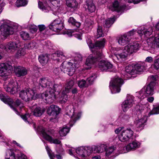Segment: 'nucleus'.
I'll use <instances>...</instances> for the list:
<instances>
[{"label": "nucleus", "mask_w": 159, "mask_h": 159, "mask_svg": "<svg viewBox=\"0 0 159 159\" xmlns=\"http://www.w3.org/2000/svg\"><path fill=\"white\" fill-rule=\"evenodd\" d=\"M19 43H17L16 42H10L7 45V51L11 52H14L18 48L19 46Z\"/></svg>", "instance_id": "obj_25"}, {"label": "nucleus", "mask_w": 159, "mask_h": 159, "mask_svg": "<svg viewBox=\"0 0 159 159\" xmlns=\"http://www.w3.org/2000/svg\"><path fill=\"white\" fill-rule=\"evenodd\" d=\"M140 143L137 141H134L127 145L125 147L127 151L134 150L138 148L140 146Z\"/></svg>", "instance_id": "obj_28"}, {"label": "nucleus", "mask_w": 159, "mask_h": 159, "mask_svg": "<svg viewBox=\"0 0 159 159\" xmlns=\"http://www.w3.org/2000/svg\"><path fill=\"white\" fill-rule=\"evenodd\" d=\"M115 19L114 18H111L107 20H105L104 26H106L107 27L109 28L113 23Z\"/></svg>", "instance_id": "obj_48"}, {"label": "nucleus", "mask_w": 159, "mask_h": 159, "mask_svg": "<svg viewBox=\"0 0 159 159\" xmlns=\"http://www.w3.org/2000/svg\"><path fill=\"white\" fill-rule=\"evenodd\" d=\"M68 93H66V91L63 90L61 97L60 98V100L61 101L63 102H66L68 100V97L66 94Z\"/></svg>", "instance_id": "obj_50"}, {"label": "nucleus", "mask_w": 159, "mask_h": 159, "mask_svg": "<svg viewBox=\"0 0 159 159\" xmlns=\"http://www.w3.org/2000/svg\"><path fill=\"white\" fill-rule=\"evenodd\" d=\"M34 91L31 89L21 90L19 93V97L25 102L29 101L36 98Z\"/></svg>", "instance_id": "obj_5"}, {"label": "nucleus", "mask_w": 159, "mask_h": 159, "mask_svg": "<svg viewBox=\"0 0 159 159\" xmlns=\"http://www.w3.org/2000/svg\"><path fill=\"white\" fill-rule=\"evenodd\" d=\"M38 30V28L36 26H32L30 28V31L32 33L36 32Z\"/></svg>", "instance_id": "obj_61"}, {"label": "nucleus", "mask_w": 159, "mask_h": 159, "mask_svg": "<svg viewBox=\"0 0 159 159\" xmlns=\"http://www.w3.org/2000/svg\"><path fill=\"white\" fill-rule=\"evenodd\" d=\"M33 115L36 116H40L45 111V108H41L36 105L33 107Z\"/></svg>", "instance_id": "obj_26"}, {"label": "nucleus", "mask_w": 159, "mask_h": 159, "mask_svg": "<svg viewBox=\"0 0 159 159\" xmlns=\"http://www.w3.org/2000/svg\"><path fill=\"white\" fill-rule=\"evenodd\" d=\"M14 71L16 76L19 77H23L28 73V70L26 68L20 66H15Z\"/></svg>", "instance_id": "obj_15"}, {"label": "nucleus", "mask_w": 159, "mask_h": 159, "mask_svg": "<svg viewBox=\"0 0 159 159\" xmlns=\"http://www.w3.org/2000/svg\"><path fill=\"white\" fill-rule=\"evenodd\" d=\"M66 3L67 6L71 8L76 7L78 5L76 0H66Z\"/></svg>", "instance_id": "obj_39"}, {"label": "nucleus", "mask_w": 159, "mask_h": 159, "mask_svg": "<svg viewBox=\"0 0 159 159\" xmlns=\"http://www.w3.org/2000/svg\"><path fill=\"white\" fill-rule=\"evenodd\" d=\"M103 57L102 53L99 52H96V55H90L86 59L85 65L90 66L98 61L99 58Z\"/></svg>", "instance_id": "obj_11"}, {"label": "nucleus", "mask_w": 159, "mask_h": 159, "mask_svg": "<svg viewBox=\"0 0 159 159\" xmlns=\"http://www.w3.org/2000/svg\"><path fill=\"white\" fill-rule=\"evenodd\" d=\"M136 107L137 109V110L140 112H141L143 110L144 108V106L141 104L137 105L136 106Z\"/></svg>", "instance_id": "obj_58"}, {"label": "nucleus", "mask_w": 159, "mask_h": 159, "mask_svg": "<svg viewBox=\"0 0 159 159\" xmlns=\"http://www.w3.org/2000/svg\"><path fill=\"white\" fill-rule=\"evenodd\" d=\"M48 57L47 55H41L39 57V60L42 66L46 64L48 60Z\"/></svg>", "instance_id": "obj_38"}, {"label": "nucleus", "mask_w": 159, "mask_h": 159, "mask_svg": "<svg viewBox=\"0 0 159 159\" xmlns=\"http://www.w3.org/2000/svg\"><path fill=\"white\" fill-rule=\"evenodd\" d=\"M82 59V57L80 54H77V56L75 57L74 60L76 61L75 62H76V63L74 62V63H73L72 62L73 64L75 65L76 66L75 68L78 67V65L77 63H78L80 61H81Z\"/></svg>", "instance_id": "obj_51"}, {"label": "nucleus", "mask_w": 159, "mask_h": 159, "mask_svg": "<svg viewBox=\"0 0 159 159\" xmlns=\"http://www.w3.org/2000/svg\"><path fill=\"white\" fill-rule=\"evenodd\" d=\"M149 47L154 48H159V34L156 35L155 37H152L147 39Z\"/></svg>", "instance_id": "obj_13"}, {"label": "nucleus", "mask_w": 159, "mask_h": 159, "mask_svg": "<svg viewBox=\"0 0 159 159\" xmlns=\"http://www.w3.org/2000/svg\"><path fill=\"white\" fill-rule=\"evenodd\" d=\"M86 82L84 80H82L78 81V84L80 88H83L84 87H85L86 85Z\"/></svg>", "instance_id": "obj_54"}, {"label": "nucleus", "mask_w": 159, "mask_h": 159, "mask_svg": "<svg viewBox=\"0 0 159 159\" xmlns=\"http://www.w3.org/2000/svg\"><path fill=\"white\" fill-rule=\"evenodd\" d=\"M76 152L80 157H83L91 154L92 152V148L90 147H81L77 149Z\"/></svg>", "instance_id": "obj_12"}, {"label": "nucleus", "mask_w": 159, "mask_h": 159, "mask_svg": "<svg viewBox=\"0 0 159 159\" xmlns=\"http://www.w3.org/2000/svg\"><path fill=\"white\" fill-rule=\"evenodd\" d=\"M107 147L106 145L101 144L100 145L92 148V152L93 151L95 152L101 153L104 150H106Z\"/></svg>", "instance_id": "obj_30"}, {"label": "nucleus", "mask_w": 159, "mask_h": 159, "mask_svg": "<svg viewBox=\"0 0 159 159\" xmlns=\"http://www.w3.org/2000/svg\"><path fill=\"white\" fill-rule=\"evenodd\" d=\"M21 37L24 40H26L30 39L31 37L29 33L25 31H21L20 33Z\"/></svg>", "instance_id": "obj_49"}, {"label": "nucleus", "mask_w": 159, "mask_h": 159, "mask_svg": "<svg viewBox=\"0 0 159 159\" xmlns=\"http://www.w3.org/2000/svg\"><path fill=\"white\" fill-rule=\"evenodd\" d=\"M4 88L7 92L11 94L15 93L19 90L18 83L12 80H10L7 84H4Z\"/></svg>", "instance_id": "obj_9"}, {"label": "nucleus", "mask_w": 159, "mask_h": 159, "mask_svg": "<svg viewBox=\"0 0 159 159\" xmlns=\"http://www.w3.org/2000/svg\"><path fill=\"white\" fill-rule=\"evenodd\" d=\"M147 119L146 116H143L141 118L136 120L135 123L136 127L139 128L143 127L144 126V124L146 122Z\"/></svg>", "instance_id": "obj_32"}, {"label": "nucleus", "mask_w": 159, "mask_h": 159, "mask_svg": "<svg viewBox=\"0 0 159 159\" xmlns=\"http://www.w3.org/2000/svg\"><path fill=\"white\" fill-rule=\"evenodd\" d=\"M38 6L40 9L45 12L48 11L50 9V7L46 3L43 4L40 1L38 2Z\"/></svg>", "instance_id": "obj_37"}, {"label": "nucleus", "mask_w": 159, "mask_h": 159, "mask_svg": "<svg viewBox=\"0 0 159 159\" xmlns=\"http://www.w3.org/2000/svg\"><path fill=\"white\" fill-rule=\"evenodd\" d=\"M60 109L58 107L54 105H52L47 110V113L50 116H52V119H55L58 115Z\"/></svg>", "instance_id": "obj_16"}, {"label": "nucleus", "mask_w": 159, "mask_h": 159, "mask_svg": "<svg viewBox=\"0 0 159 159\" xmlns=\"http://www.w3.org/2000/svg\"><path fill=\"white\" fill-rule=\"evenodd\" d=\"M154 67L155 69L157 70L159 68V58L154 60Z\"/></svg>", "instance_id": "obj_56"}, {"label": "nucleus", "mask_w": 159, "mask_h": 159, "mask_svg": "<svg viewBox=\"0 0 159 159\" xmlns=\"http://www.w3.org/2000/svg\"><path fill=\"white\" fill-rule=\"evenodd\" d=\"M5 159H16L15 155L13 150L8 149L7 150Z\"/></svg>", "instance_id": "obj_36"}, {"label": "nucleus", "mask_w": 159, "mask_h": 159, "mask_svg": "<svg viewBox=\"0 0 159 159\" xmlns=\"http://www.w3.org/2000/svg\"><path fill=\"white\" fill-rule=\"evenodd\" d=\"M104 35L103 34L102 27L101 26H98L97 29V34L95 36V38L97 39L98 38L102 37Z\"/></svg>", "instance_id": "obj_46"}, {"label": "nucleus", "mask_w": 159, "mask_h": 159, "mask_svg": "<svg viewBox=\"0 0 159 159\" xmlns=\"http://www.w3.org/2000/svg\"><path fill=\"white\" fill-rule=\"evenodd\" d=\"M87 44L90 48H92L94 47V45L92 43L91 41L89 39L87 40Z\"/></svg>", "instance_id": "obj_63"}, {"label": "nucleus", "mask_w": 159, "mask_h": 159, "mask_svg": "<svg viewBox=\"0 0 159 159\" xmlns=\"http://www.w3.org/2000/svg\"><path fill=\"white\" fill-rule=\"evenodd\" d=\"M52 58L54 61L60 62L66 59L67 57L62 52L57 51L52 55Z\"/></svg>", "instance_id": "obj_21"}, {"label": "nucleus", "mask_w": 159, "mask_h": 159, "mask_svg": "<svg viewBox=\"0 0 159 159\" xmlns=\"http://www.w3.org/2000/svg\"><path fill=\"white\" fill-rule=\"evenodd\" d=\"M123 84L122 79L117 76L113 78L110 81L109 85L111 93H116L119 92L120 90V87Z\"/></svg>", "instance_id": "obj_4"}, {"label": "nucleus", "mask_w": 159, "mask_h": 159, "mask_svg": "<svg viewBox=\"0 0 159 159\" xmlns=\"http://www.w3.org/2000/svg\"><path fill=\"white\" fill-rule=\"evenodd\" d=\"M152 32L153 30L152 27L148 28L143 27L141 30L138 31V33L141 36L144 35L145 36L148 37L152 34Z\"/></svg>", "instance_id": "obj_23"}, {"label": "nucleus", "mask_w": 159, "mask_h": 159, "mask_svg": "<svg viewBox=\"0 0 159 159\" xmlns=\"http://www.w3.org/2000/svg\"><path fill=\"white\" fill-rule=\"evenodd\" d=\"M153 60L152 57H148L146 58L145 60V61L148 63H152L153 62Z\"/></svg>", "instance_id": "obj_64"}, {"label": "nucleus", "mask_w": 159, "mask_h": 159, "mask_svg": "<svg viewBox=\"0 0 159 159\" xmlns=\"http://www.w3.org/2000/svg\"><path fill=\"white\" fill-rule=\"evenodd\" d=\"M69 23H71L72 25L75 26L77 27H79L80 25V23L76 20L73 17H70L68 20Z\"/></svg>", "instance_id": "obj_45"}, {"label": "nucleus", "mask_w": 159, "mask_h": 159, "mask_svg": "<svg viewBox=\"0 0 159 159\" xmlns=\"http://www.w3.org/2000/svg\"><path fill=\"white\" fill-rule=\"evenodd\" d=\"M155 84V83L150 82V84L142 89V91H144V94L145 96H148L153 94L154 88Z\"/></svg>", "instance_id": "obj_18"}, {"label": "nucleus", "mask_w": 159, "mask_h": 159, "mask_svg": "<svg viewBox=\"0 0 159 159\" xmlns=\"http://www.w3.org/2000/svg\"><path fill=\"white\" fill-rule=\"evenodd\" d=\"M85 2V4L87 7V9L89 12L92 13L95 11L96 6L93 0H86Z\"/></svg>", "instance_id": "obj_24"}, {"label": "nucleus", "mask_w": 159, "mask_h": 159, "mask_svg": "<svg viewBox=\"0 0 159 159\" xmlns=\"http://www.w3.org/2000/svg\"><path fill=\"white\" fill-rule=\"evenodd\" d=\"M27 3L26 0H17L15 3V5L17 7L24 6Z\"/></svg>", "instance_id": "obj_43"}, {"label": "nucleus", "mask_w": 159, "mask_h": 159, "mask_svg": "<svg viewBox=\"0 0 159 159\" xmlns=\"http://www.w3.org/2000/svg\"><path fill=\"white\" fill-rule=\"evenodd\" d=\"M134 74H138L145 70L146 67L144 63H140L134 65Z\"/></svg>", "instance_id": "obj_27"}, {"label": "nucleus", "mask_w": 159, "mask_h": 159, "mask_svg": "<svg viewBox=\"0 0 159 159\" xmlns=\"http://www.w3.org/2000/svg\"><path fill=\"white\" fill-rule=\"evenodd\" d=\"M75 67V65L73 64L72 62L64 61L61 64L60 68H55L54 69L53 72L55 74L58 75L61 70L71 76L74 73Z\"/></svg>", "instance_id": "obj_3"}, {"label": "nucleus", "mask_w": 159, "mask_h": 159, "mask_svg": "<svg viewBox=\"0 0 159 159\" xmlns=\"http://www.w3.org/2000/svg\"><path fill=\"white\" fill-rule=\"evenodd\" d=\"M115 149V147L114 146H111L109 147L107 150L106 149V156L108 157Z\"/></svg>", "instance_id": "obj_52"}, {"label": "nucleus", "mask_w": 159, "mask_h": 159, "mask_svg": "<svg viewBox=\"0 0 159 159\" xmlns=\"http://www.w3.org/2000/svg\"><path fill=\"white\" fill-rule=\"evenodd\" d=\"M15 104L17 106H20V107L21 108V107H24L23 103L21 102V101L19 99H17L16 101Z\"/></svg>", "instance_id": "obj_57"}, {"label": "nucleus", "mask_w": 159, "mask_h": 159, "mask_svg": "<svg viewBox=\"0 0 159 159\" xmlns=\"http://www.w3.org/2000/svg\"><path fill=\"white\" fill-rule=\"evenodd\" d=\"M69 128L66 126H65L60 129L59 131V133L61 136H66L69 132Z\"/></svg>", "instance_id": "obj_41"}, {"label": "nucleus", "mask_w": 159, "mask_h": 159, "mask_svg": "<svg viewBox=\"0 0 159 159\" xmlns=\"http://www.w3.org/2000/svg\"><path fill=\"white\" fill-rule=\"evenodd\" d=\"M36 43L35 42H32L28 44V48L29 49H33L35 47Z\"/></svg>", "instance_id": "obj_59"}, {"label": "nucleus", "mask_w": 159, "mask_h": 159, "mask_svg": "<svg viewBox=\"0 0 159 159\" xmlns=\"http://www.w3.org/2000/svg\"><path fill=\"white\" fill-rule=\"evenodd\" d=\"M134 132L130 129L128 128L122 131L119 136L120 141L122 142L129 141L132 139Z\"/></svg>", "instance_id": "obj_8"}, {"label": "nucleus", "mask_w": 159, "mask_h": 159, "mask_svg": "<svg viewBox=\"0 0 159 159\" xmlns=\"http://www.w3.org/2000/svg\"><path fill=\"white\" fill-rule=\"evenodd\" d=\"M135 98L132 95L127 94L126 99L122 103V107L124 111H126L135 103Z\"/></svg>", "instance_id": "obj_10"}, {"label": "nucleus", "mask_w": 159, "mask_h": 159, "mask_svg": "<svg viewBox=\"0 0 159 159\" xmlns=\"http://www.w3.org/2000/svg\"><path fill=\"white\" fill-rule=\"evenodd\" d=\"M130 41V38L125 34L119 37L118 42L121 45L124 46L127 44Z\"/></svg>", "instance_id": "obj_29"}, {"label": "nucleus", "mask_w": 159, "mask_h": 159, "mask_svg": "<svg viewBox=\"0 0 159 159\" xmlns=\"http://www.w3.org/2000/svg\"><path fill=\"white\" fill-rule=\"evenodd\" d=\"M159 113V107L157 106L154 107L149 113L150 115L158 114Z\"/></svg>", "instance_id": "obj_55"}, {"label": "nucleus", "mask_w": 159, "mask_h": 159, "mask_svg": "<svg viewBox=\"0 0 159 159\" xmlns=\"http://www.w3.org/2000/svg\"><path fill=\"white\" fill-rule=\"evenodd\" d=\"M99 67L102 71H107L112 68L113 65L110 62L104 60L101 61L98 64Z\"/></svg>", "instance_id": "obj_20"}, {"label": "nucleus", "mask_w": 159, "mask_h": 159, "mask_svg": "<svg viewBox=\"0 0 159 159\" xmlns=\"http://www.w3.org/2000/svg\"><path fill=\"white\" fill-rule=\"evenodd\" d=\"M135 32V30H133L127 33L126 34H125L126 36L129 37L130 38V39H131V36H133L134 34V33Z\"/></svg>", "instance_id": "obj_60"}, {"label": "nucleus", "mask_w": 159, "mask_h": 159, "mask_svg": "<svg viewBox=\"0 0 159 159\" xmlns=\"http://www.w3.org/2000/svg\"><path fill=\"white\" fill-rule=\"evenodd\" d=\"M74 85V82L72 80H69L66 84L65 90L66 93H69Z\"/></svg>", "instance_id": "obj_35"}, {"label": "nucleus", "mask_w": 159, "mask_h": 159, "mask_svg": "<svg viewBox=\"0 0 159 159\" xmlns=\"http://www.w3.org/2000/svg\"><path fill=\"white\" fill-rule=\"evenodd\" d=\"M149 78L151 80V82L154 83V81H155L157 79V76L156 75H152L150 76Z\"/></svg>", "instance_id": "obj_62"}, {"label": "nucleus", "mask_w": 159, "mask_h": 159, "mask_svg": "<svg viewBox=\"0 0 159 159\" xmlns=\"http://www.w3.org/2000/svg\"><path fill=\"white\" fill-rule=\"evenodd\" d=\"M125 71L127 73L131 75L135 74L134 71V65H129L126 66L125 68Z\"/></svg>", "instance_id": "obj_44"}, {"label": "nucleus", "mask_w": 159, "mask_h": 159, "mask_svg": "<svg viewBox=\"0 0 159 159\" xmlns=\"http://www.w3.org/2000/svg\"><path fill=\"white\" fill-rule=\"evenodd\" d=\"M41 132L43 138L50 143L56 144H60L61 143V141L57 139H53L51 137L46 133L44 129H42Z\"/></svg>", "instance_id": "obj_22"}, {"label": "nucleus", "mask_w": 159, "mask_h": 159, "mask_svg": "<svg viewBox=\"0 0 159 159\" xmlns=\"http://www.w3.org/2000/svg\"><path fill=\"white\" fill-rule=\"evenodd\" d=\"M113 7L111 10L113 11H116L117 12L123 11L124 10L125 7L124 5L119 6L118 1H115L113 4Z\"/></svg>", "instance_id": "obj_31"}, {"label": "nucleus", "mask_w": 159, "mask_h": 159, "mask_svg": "<svg viewBox=\"0 0 159 159\" xmlns=\"http://www.w3.org/2000/svg\"><path fill=\"white\" fill-rule=\"evenodd\" d=\"M140 47L139 43L137 42L129 44L125 47L123 51L117 50L116 48H111V52L114 53L113 57H116L120 61L123 60L127 57L128 55H130L137 52Z\"/></svg>", "instance_id": "obj_2"}, {"label": "nucleus", "mask_w": 159, "mask_h": 159, "mask_svg": "<svg viewBox=\"0 0 159 159\" xmlns=\"http://www.w3.org/2000/svg\"><path fill=\"white\" fill-rule=\"evenodd\" d=\"M105 39H102L100 41H98L96 42L94 45V47H98L99 48H101L103 47L104 45Z\"/></svg>", "instance_id": "obj_47"}, {"label": "nucleus", "mask_w": 159, "mask_h": 159, "mask_svg": "<svg viewBox=\"0 0 159 159\" xmlns=\"http://www.w3.org/2000/svg\"><path fill=\"white\" fill-rule=\"evenodd\" d=\"M0 99L5 103H8L9 102H12V100L8 97L6 94L2 93L0 94Z\"/></svg>", "instance_id": "obj_40"}, {"label": "nucleus", "mask_w": 159, "mask_h": 159, "mask_svg": "<svg viewBox=\"0 0 159 159\" xmlns=\"http://www.w3.org/2000/svg\"><path fill=\"white\" fill-rule=\"evenodd\" d=\"M41 97L43 99L45 100L46 103L50 104L52 103L54 99L59 96H57L56 94H54L53 91L49 89L48 90H47L41 94Z\"/></svg>", "instance_id": "obj_7"}, {"label": "nucleus", "mask_w": 159, "mask_h": 159, "mask_svg": "<svg viewBox=\"0 0 159 159\" xmlns=\"http://www.w3.org/2000/svg\"><path fill=\"white\" fill-rule=\"evenodd\" d=\"M93 21L90 19H87L84 24V28L86 30V33L89 32L91 30L93 27Z\"/></svg>", "instance_id": "obj_33"}, {"label": "nucleus", "mask_w": 159, "mask_h": 159, "mask_svg": "<svg viewBox=\"0 0 159 159\" xmlns=\"http://www.w3.org/2000/svg\"><path fill=\"white\" fill-rule=\"evenodd\" d=\"M140 47L139 43L137 42L129 44L125 47L123 51L117 50L116 48H111V52L114 53L113 57H116L120 61L123 60L127 57L128 55H130L137 52Z\"/></svg>", "instance_id": "obj_1"}, {"label": "nucleus", "mask_w": 159, "mask_h": 159, "mask_svg": "<svg viewBox=\"0 0 159 159\" xmlns=\"http://www.w3.org/2000/svg\"><path fill=\"white\" fill-rule=\"evenodd\" d=\"M13 67L10 62L3 63L0 64V76L4 77L9 76Z\"/></svg>", "instance_id": "obj_6"}, {"label": "nucleus", "mask_w": 159, "mask_h": 159, "mask_svg": "<svg viewBox=\"0 0 159 159\" xmlns=\"http://www.w3.org/2000/svg\"><path fill=\"white\" fill-rule=\"evenodd\" d=\"M72 110H67L66 112V114L69 116H71V119L70 120V123L71 126L75 122L76 120L80 119L81 116V114L80 113H78L77 114H73V112H72Z\"/></svg>", "instance_id": "obj_19"}, {"label": "nucleus", "mask_w": 159, "mask_h": 159, "mask_svg": "<svg viewBox=\"0 0 159 159\" xmlns=\"http://www.w3.org/2000/svg\"><path fill=\"white\" fill-rule=\"evenodd\" d=\"M51 86L50 89V90H52L53 91L54 94H56L57 96L59 94L60 91L62 89V86L58 84H54L52 86V88H51Z\"/></svg>", "instance_id": "obj_34"}, {"label": "nucleus", "mask_w": 159, "mask_h": 159, "mask_svg": "<svg viewBox=\"0 0 159 159\" xmlns=\"http://www.w3.org/2000/svg\"><path fill=\"white\" fill-rule=\"evenodd\" d=\"M25 54V49L23 48H20L19 49L16 53L15 57L18 58L24 56Z\"/></svg>", "instance_id": "obj_42"}, {"label": "nucleus", "mask_w": 159, "mask_h": 159, "mask_svg": "<svg viewBox=\"0 0 159 159\" xmlns=\"http://www.w3.org/2000/svg\"><path fill=\"white\" fill-rule=\"evenodd\" d=\"M96 78V76L95 75L91 76L90 77L87 78V82H88L89 84H92Z\"/></svg>", "instance_id": "obj_53"}, {"label": "nucleus", "mask_w": 159, "mask_h": 159, "mask_svg": "<svg viewBox=\"0 0 159 159\" xmlns=\"http://www.w3.org/2000/svg\"><path fill=\"white\" fill-rule=\"evenodd\" d=\"M39 88H47L50 89L51 86L52 85V82L46 77H43L39 79Z\"/></svg>", "instance_id": "obj_17"}, {"label": "nucleus", "mask_w": 159, "mask_h": 159, "mask_svg": "<svg viewBox=\"0 0 159 159\" xmlns=\"http://www.w3.org/2000/svg\"><path fill=\"white\" fill-rule=\"evenodd\" d=\"M50 29L54 31L61 30L63 28V23L60 20H56L49 26Z\"/></svg>", "instance_id": "obj_14"}]
</instances>
